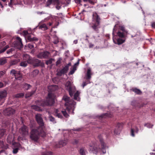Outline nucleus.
Wrapping results in <instances>:
<instances>
[{
    "mask_svg": "<svg viewBox=\"0 0 155 155\" xmlns=\"http://www.w3.org/2000/svg\"><path fill=\"white\" fill-rule=\"evenodd\" d=\"M35 118L39 126L36 128L31 129L30 137L32 140L37 142L40 136L42 137L46 136V133L45 131V126L41 115L38 114L35 115Z\"/></svg>",
    "mask_w": 155,
    "mask_h": 155,
    "instance_id": "obj_1",
    "label": "nucleus"
},
{
    "mask_svg": "<svg viewBox=\"0 0 155 155\" xmlns=\"http://www.w3.org/2000/svg\"><path fill=\"white\" fill-rule=\"evenodd\" d=\"M128 32V31L123 25H115L112 33L114 42L118 45L124 43L126 41Z\"/></svg>",
    "mask_w": 155,
    "mask_h": 155,
    "instance_id": "obj_2",
    "label": "nucleus"
},
{
    "mask_svg": "<svg viewBox=\"0 0 155 155\" xmlns=\"http://www.w3.org/2000/svg\"><path fill=\"white\" fill-rule=\"evenodd\" d=\"M56 85H52L48 87V89L51 92H49L48 97L45 100L41 101L40 105L42 107L52 105L54 103L55 96L51 92L55 91Z\"/></svg>",
    "mask_w": 155,
    "mask_h": 155,
    "instance_id": "obj_3",
    "label": "nucleus"
},
{
    "mask_svg": "<svg viewBox=\"0 0 155 155\" xmlns=\"http://www.w3.org/2000/svg\"><path fill=\"white\" fill-rule=\"evenodd\" d=\"M63 99L65 102V106H67L68 110L69 111L70 109H72L73 110L72 114H74V110L76 103L73 100L70 99L69 97L66 95L63 96Z\"/></svg>",
    "mask_w": 155,
    "mask_h": 155,
    "instance_id": "obj_4",
    "label": "nucleus"
},
{
    "mask_svg": "<svg viewBox=\"0 0 155 155\" xmlns=\"http://www.w3.org/2000/svg\"><path fill=\"white\" fill-rule=\"evenodd\" d=\"M65 87L69 92L70 95L72 97L73 96V94L75 91L74 87L72 86L71 82L69 81L67 82L65 84Z\"/></svg>",
    "mask_w": 155,
    "mask_h": 155,
    "instance_id": "obj_5",
    "label": "nucleus"
},
{
    "mask_svg": "<svg viewBox=\"0 0 155 155\" xmlns=\"http://www.w3.org/2000/svg\"><path fill=\"white\" fill-rule=\"evenodd\" d=\"M51 53L47 51L40 52L37 55V57L40 59H48L51 56Z\"/></svg>",
    "mask_w": 155,
    "mask_h": 155,
    "instance_id": "obj_6",
    "label": "nucleus"
},
{
    "mask_svg": "<svg viewBox=\"0 0 155 155\" xmlns=\"http://www.w3.org/2000/svg\"><path fill=\"white\" fill-rule=\"evenodd\" d=\"M23 33L24 35L27 36V39L30 41H38V38L34 37L32 35L29 34L27 31H24Z\"/></svg>",
    "mask_w": 155,
    "mask_h": 155,
    "instance_id": "obj_7",
    "label": "nucleus"
},
{
    "mask_svg": "<svg viewBox=\"0 0 155 155\" xmlns=\"http://www.w3.org/2000/svg\"><path fill=\"white\" fill-rule=\"evenodd\" d=\"M13 44L15 47L18 49L21 48L23 46L21 39L18 37H16V40L14 42Z\"/></svg>",
    "mask_w": 155,
    "mask_h": 155,
    "instance_id": "obj_8",
    "label": "nucleus"
},
{
    "mask_svg": "<svg viewBox=\"0 0 155 155\" xmlns=\"http://www.w3.org/2000/svg\"><path fill=\"white\" fill-rule=\"evenodd\" d=\"M89 149L90 151L92 153L97 154L98 151L100 150V147H97L95 143L90 145Z\"/></svg>",
    "mask_w": 155,
    "mask_h": 155,
    "instance_id": "obj_9",
    "label": "nucleus"
},
{
    "mask_svg": "<svg viewBox=\"0 0 155 155\" xmlns=\"http://www.w3.org/2000/svg\"><path fill=\"white\" fill-rule=\"evenodd\" d=\"M7 93L5 90L0 91V105H2V104L4 102V98H5L7 95Z\"/></svg>",
    "mask_w": 155,
    "mask_h": 155,
    "instance_id": "obj_10",
    "label": "nucleus"
},
{
    "mask_svg": "<svg viewBox=\"0 0 155 155\" xmlns=\"http://www.w3.org/2000/svg\"><path fill=\"white\" fill-rule=\"evenodd\" d=\"M93 21L95 23L100 24L101 18L99 16L96 12H93L92 15Z\"/></svg>",
    "mask_w": 155,
    "mask_h": 155,
    "instance_id": "obj_11",
    "label": "nucleus"
},
{
    "mask_svg": "<svg viewBox=\"0 0 155 155\" xmlns=\"http://www.w3.org/2000/svg\"><path fill=\"white\" fill-rule=\"evenodd\" d=\"M20 134L23 136H25L28 134V127L25 125H23L19 129Z\"/></svg>",
    "mask_w": 155,
    "mask_h": 155,
    "instance_id": "obj_12",
    "label": "nucleus"
},
{
    "mask_svg": "<svg viewBox=\"0 0 155 155\" xmlns=\"http://www.w3.org/2000/svg\"><path fill=\"white\" fill-rule=\"evenodd\" d=\"M15 112L14 109L11 107H8L4 110L3 114L5 115L10 116L13 114Z\"/></svg>",
    "mask_w": 155,
    "mask_h": 155,
    "instance_id": "obj_13",
    "label": "nucleus"
},
{
    "mask_svg": "<svg viewBox=\"0 0 155 155\" xmlns=\"http://www.w3.org/2000/svg\"><path fill=\"white\" fill-rule=\"evenodd\" d=\"M23 60L26 61L28 64L32 63L33 58L29 54L26 53L24 54L23 55Z\"/></svg>",
    "mask_w": 155,
    "mask_h": 155,
    "instance_id": "obj_14",
    "label": "nucleus"
},
{
    "mask_svg": "<svg viewBox=\"0 0 155 155\" xmlns=\"http://www.w3.org/2000/svg\"><path fill=\"white\" fill-rule=\"evenodd\" d=\"M31 64H33L35 67H37L39 66H42L43 64L41 62V60L37 59H33Z\"/></svg>",
    "mask_w": 155,
    "mask_h": 155,
    "instance_id": "obj_15",
    "label": "nucleus"
},
{
    "mask_svg": "<svg viewBox=\"0 0 155 155\" xmlns=\"http://www.w3.org/2000/svg\"><path fill=\"white\" fill-rule=\"evenodd\" d=\"M68 70V66H65L63 69L57 72V75L59 76H61L63 74H64L67 73Z\"/></svg>",
    "mask_w": 155,
    "mask_h": 155,
    "instance_id": "obj_16",
    "label": "nucleus"
},
{
    "mask_svg": "<svg viewBox=\"0 0 155 155\" xmlns=\"http://www.w3.org/2000/svg\"><path fill=\"white\" fill-rule=\"evenodd\" d=\"M68 142L67 140H64L60 141L58 143L56 144V147L58 148H60L66 145Z\"/></svg>",
    "mask_w": 155,
    "mask_h": 155,
    "instance_id": "obj_17",
    "label": "nucleus"
},
{
    "mask_svg": "<svg viewBox=\"0 0 155 155\" xmlns=\"http://www.w3.org/2000/svg\"><path fill=\"white\" fill-rule=\"evenodd\" d=\"M66 108L64 110L61 111V112L64 117L68 118L69 116V114H68L67 112H68V114H72L73 110L72 109H70V110L69 111H68L67 109V106H66Z\"/></svg>",
    "mask_w": 155,
    "mask_h": 155,
    "instance_id": "obj_18",
    "label": "nucleus"
},
{
    "mask_svg": "<svg viewBox=\"0 0 155 155\" xmlns=\"http://www.w3.org/2000/svg\"><path fill=\"white\" fill-rule=\"evenodd\" d=\"M98 137L99 140L101 144V147H100V149H105L106 148V144L103 141L102 135L100 134L98 135Z\"/></svg>",
    "mask_w": 155,
    "mask_h": 155,
    "instance_id": "obj_19",
    "label": "nucleus"
},
{
    "mask_svg": "<svg viewBox=\"0 0 155 155\" xmlns=\"http://www.w3.org/2000/svg\"><path fill=\"white\" fill-rule=\"evenodd\" d=\"M100 25V24L94 23L92 24L91 28L94 31L98 33L99 32V28H100L99 27Z\"/></svg>",
    "mask_w": 155,
    "mask_h": 155,
    "instance_id": "obj_20",
    "label": "nucleus"
},
{
    "mask_svg": "<svg viewBox=\"0 0 155 155\" xmlns=\"http://www.w3.org/2000/svg\"><path fill=\"white\" fill-rule=\"evenodd\" d=\"M54 115L56 117L60 118H63L62 114L58 109L55 108L54 109Z\"/></svg>",
    "mask_w": 155,
    "mask_h": 155,
    "instance_id": "obj_21",
    "label": "nucleus"
},
{
    "mask_svg": "<svg viewBox=\"0 0 155 155\" xmlns=\"http://www.w3.org/2000/svg\"><path fill=\"white\" fill-rule=\"evenodd\" d=\"M130 90L138 95H141L142 93V91L140 90L136 87H132L130 89Z\"/></svg>",
    "mask_w": 155,
    "mask_h": 155,
    "instance_id": "obj_22",
    "label": "nucleus"
},
{
    "mask_svg": "<svg viewBox=\"0 0 155 155\" xmlns=\"http://www.w3.org/2000/svg\"><path fill=\"white\" fill-rule=\"evenodd\" d=\"M20 62V59H15L11 60L9 63V66H12L17 65Z\"/></svg>",
    "mask_w": 155,
    "mask_h": 155,
    "instance_id": "obj_23",
    "label": "nucleus"
},
{
    "mask_svg": "<svg viewBox=\"0 0 155 155\" xmlns=\"http://www.w3.org/2000/svg\"><path fill=\"white\" fill-rule=\"evenodd\" d=\"M22 87L25 90H28L32 86L27 83H24L22 84Z\"/></svg>",
    "mask_w": 155,
    "mask_h": 155,
    "instance_id": "obj_24",
    "label": "nucleus"
},
{
    "mask_svg": "<svg viewBox=\"0 0 155 155\" xmlns=\"http://www.w3.org/2000/svg\"><path fill=\"white\" fill-rule=\"evenodd\" d=\"M112 116V115L110 114L107 113L102 114L99 116V118L101 119L107 117H111Z\"/></svg>",
    "mask_w": 155,
    "mask_h": 155,
    "instance_id": "obj_25",
    "label": "nucleus"
},
{
    "mask_svg": "<svg viewBox=\"0 0 155 155\" xmlns=\"http://www.w3.org/2000/svg\"><path fill=\"white\" fill-rule=\"evenodd\" d=\"M36 90L31 91V92H27L25 94V97L26 98L29 97L31 96L35 92Z\"/></svg>",
    "mask_w": 155,
    "mask_h": 155,
    "instance_id": "obj_26",
    "label": "nucleus"
},
{
    "mask_svg": "<svg viewBox=\"0 0 155 155\" xmlns=\"http://www.w3.org/2000/svg\"><path fill=\"white\" fill-rule=\"evenodd\" d=\"M37 27H38L39 29H41L42 30H45L48 29L47 26L45 24L39 25Z\"/></svg>",
    "mask_w": 155,
    "mask_h": 155,
    "instance_id": "obj_27",
    "label": "nucleus"
},
{
    "mask_svg": "<svg viewBox=\"0 0 155 155\" xmlns=\"http://www.w3.org/2000/svg\"><path fill=\"white\" fill-rule=\"evenodd\" d=\"M15 79L18 80H21L22 78V75L20 72L18 71L17 74L15 75Z\"/></svg>",
    "mask_w": 155,
    "mask_h": 155,
    "instance_id": "obj_28",
    "label": "nucleus"
},
{
    "mask_svg": "<svg viewBox=\"0 0 155 155\" xmlns=\"http://www.w3.org/2000/svg\"><path fill=\"white\" fill-rule=\"evenodd\" d=\"M91 69H88L86 74V79H90L91 78Z\"/></svg>",
    "mask_w": 155,
    "mask_h": 155,
    "instance_id": "obj_29",
    "label": "nucleus"
},
{
    "mask_svg": "<svg viewBox=\"0 0 155 155\" xmlns=\"http://www.w3.org/2000/svg\"><path fill=\"white\" fill-rule=\"evenodd\" d=\"M24 96V94L23 93H18L14 95V97L17 98H22Z\"/></svg>",
    "mask_w": 155,
    "mask_h": 155,
    "instance_id": "obj_30",
    "label": "nucleus"
},
{
    "mask_svg": "<svg viewBox=\"0 0 155 155\" xmlns=\"http://www.w3.org/2000/svg\"><path fill=\"white\" fill-rule=\"evenodd\" d=\"M80 93L78 91H77L74 94V99L75 100H76L78 101H79L80 98L79 97Z\"/></svg>",
    "mask_w": 155,
    "mask_h": 155,
    "instance_id": "obj_31",
    "label": "nucleus"
},
{
    "mask_svg": "<svg viewBox=\"0 0 155 155\" xmlns=\"http://www.w3.org/2000/svg\"><path fill=\"white\" fill-rule=\"evenodd\" d=\"M0 146L2 148L5 149H7L8 148V145L7 144L4 145V142L1 140H0Z\"/></svg>",
    "mask_w": 155,
    "mask_h": 155,
    "instance_id": "obj_32",
    "label": "nucleus"
},
{
    "mask_svg": "<svg viewBox=\"0 0 155 155\" xmlns=\"http://www.w3.org/2000/svg\"><path fill=\"white\" fill-rule=\"evenodd\" d=\"M7 62V59L5 58H0V65H2Z\"/></svg>",
    "mask_w": 155,
    "mask_h": 155,
    "instance_id": "obj_33",
    "label": "nucleus"
},
{
    "mask_svg": "<svg viewBox=\"0 0 155 155\" xmlns=\"http://www.w3.org/2000/svg\"><path fill=\"white\" fill-rule=\"evenodd\" d=\"M85 148L82 147L79 150V152L81 155H85Z\"/></svg>",
    "mask_w": 155,
    "mask_h": 155,
    "instance_id": "obj_34",
    "label": "nucleus"
},
{
    "mask_svg": "<svg viewBox=\"0 0 155 155\" xmlns=\"http://www.w3.org/2000/svg\"><path fill=\"white\" fill-rule=\"evenodd\" d=\"M131 104L132 106L135 107H138V102L135 100H133L132 101Z\"/></svg>",
    "mask_w": 155,
    "mask_h": 155,
    "instance_id": "obj_35",
    "label": "nucleus"
},
{
    "mask_svg": "<svg viewBox=\"0 0 155 155\" xmlns=\"http://www.w3.org/2000/svg\"><path fill=\"white\" fill-rule=\"evenodd\" d=\"M28 63L26 61H22L20 63V65L22 67H25L28 65Z\"/></svg>",
    "mask_w": 155,
    "mask_h": 155,
    "instance_id": "obj_36",
    "label": "nucleus"
},
{
    "mask_svg": "<svg viewBox=\"0 0 155 155\" xmlns=\"http://www.w3.org/2000/svg\"><path fill=\"white\" fill-rule=\"evenodd\" d=\"M32 109L35 110L36 111H41L42 110L41 109L40 107L36 105H33L31 106Z\"/></svg>",
    "mask_w": 155,
    "mask_h": 155,
    "instance_id": "obj_37",
    "label": "nucleus"
},
{
    "mask_svg": "<svg viewBox=\"0 0 155 155\" xmlns=\"http://www.w3.org/2000/svg\"><path fill=\"white\" fill-rule=\"evenodd\" d=\"M54 61V59L52 58H51L49 59L46 60L45 62L46 64L47 65L51 64H52L53 61Z\"/></svg>",
    "mask_w": 155,
    "mask_h": 155,
    "instance_id": "obj_38",
    "label": "nucleus"
},
{
    "mask_svg": "<svg viewBox=\"0 0 155 155\" xmlns=\"http://www.w3.org/2000/svg\"><path fill=\"white\" fill-rule=\"evenodd\" d=\"M13 145L14 148H19L21 146V144L19 143L14 142L13 143Z\"/></svg>",
    "mask_w": 155,
    "mask_h": 155,
    "instance_id": "obj_39",
    "label": "nucleus"
},
{
    "mask_svg": "<svg viewBox=\"0 0 155 155\" xmlns=\"http://www.w3.org/2000/svg\"><path fill=\"white\" fill-rule=\"evenodd\" d=\"M5 132V129H2L0 130V138L3 136Z\"/></svg>",
    "mask_w": 155,
    "mask_h": 155,
    "instance_id": "obj_40",
    "label": "nucleus"
},
{
    "mask_svg": "<svg viewBox=\"0 0 155 155\" xmlns=\"http://www.w3.org/2000/svg\"><path fill=\"white\" fill-rule=\"evenodd\" d=\"M9 48V46L8 45L5 46L4 48L0 49V53H2L5 52L7 49Z\"/></svg>",
    "mask_w": 155,
    "mask_h": 155,
    "instance_id": "obj_41",
    "label": "nucleus"
},
{
    "mask_svg": "<svg viewBox=\"0 0 155 155\" xmlns=\"http://www.w3.org/2000/svg\"><path fill=\"white\" fill-rule=\"evenodd\" d=\"M18 71H16L15 69H12L10 71V74L15 76Z\"/></svg>",
    "mask_w": 155,
    "mask_h": 155,
    "instance_id": "obj_42",
    "label": "nucleus"
},
{
    "mask_svg": "<svg viewBox=\"0 0 155 155\" xmlns=\"http://www.w3.org/2000/svg\"><path fill=\"white\" fill-rule=\"evenodd\" d=\"M49 119L50 121L53 122V123H56V121L55 120V118L52 116L50 115L49 116Z\"/></svg>",
    "mask_w": 155,
    "mask_h": 155,
    "instance_id": "obj_43",
    "label": "nucleus"
},
{
    "mask_svg": "<svg viewBox=\"0 0 155 155\" xmlns=\"http://www.w3.org/2000/svg\"><path fill=\"white\" fill-rule=\"evenodd\" d=\"M13 140L12 137H10V136H8L7 139V142L9 143H11Z\"/></svg>",
    "mask_w": 155,
    "mask_h": 155,
    "instance_id": "obj_44",
    "label": "nucleus"
},
{
    "mask_svg": "<svg viewBox=\"0 0 155 155\" xmlns=\"http://www.w3.org/2000/svg\"><path fill=\"white\" fill-rule=\"evenodd\" d=\"M123 126V123H117V127L120 130L122 128Z\"/></svg>",
    "mask_w": 155,
    "mask_h": 155,
    "instance_id": "obj_45",
    "label": "nucleus"
},
{
    "mask_svg": "<svg viewBox=\"0 0 155 155\" xmlns=\"http://www.w3.org/2000/svg\"><path fill=\"white\" fill-rule=\"evenodd\" d=\"M39 71L38 70H34L32 72V74L34 76H36L39 73Z\"/></svg>",
    "mask_w": 155,
    "mask_h": 155,
    "instance_id": "obj_46",
    "label": "nucleus"
},
{
    "mask_svg": "<svg viewBox=\"0 0 155 155\" xmlns=\"http://www.w3.org/2000/svg\"><path fill=\"white\" fill-rule=\"evenodd\" d=\"M52 153L51 152H45L42 153V155H52Z\"/></svg>",
    "mask_w": 155,
    "mask_h": 155,
    "instance_id": "obj_47",
    "label": "nucleus"
},
{
    "mask_svg": "<svg viewBox=\"0 0 155 155\" xmlns=\"http://www.w3.org/2000/svg\"><path fill=\"white\" fill-rule=\"evenodd\" d=\"M6 44V42L5 41H3L0 43V49H1Z\"/></svg>",
    "mask_w": 155,
    "mask_h": 155,
    "instance_id": "obj_48",
    "label": "nucleus"
},
{
    "mask_svg": "<svg viewBox=\"0 0 155 155\" xmlns=\"http://www.w3.org/2000/svg\"><path fill=\"white\" fill-rule=\"evenodd\" d=\"M28 47L30 49L34 47V45L32 43L28 44Z\"/></svg>",
    "mask_w": 155,
    "mask_h": 155,
    "instance_id": "obj_49",
    "label": "nucleus"
},
{
    "mask_svg": "<svg viewBox=\"0 0 155 155\" xmlns=\"http://www.w3.org/2000/svg\"><path fill=\"white\" fill-rule=\"evenodd\" d=\"M14 50V49L13 48H11L9 49L8 50L6 51V53L8 54H9L11 53H12V51H13Z\"/></svg>",
    "mask_w": 155,
    "mask_h": 155,
    "instance_id": "obj_50",
    "label": "nucleus"
},
{
    "mask_svg": "<svg viewBox=\"0 0 155 155\" xmlns=\"http://www.w3.org/2000/svg\"><path fill=\"white\" fill-rule=\"evenodd\" d=\"M144 126L147 127L148 128H152L153 126V125H151L149 123L145 124H144Z\"/></svg>",
    "mask_w": 155,
    "mask_h": 155,
    "instance_id": "obj_51",
    "label": "nucleus"
},
{
    "mask_svg": "<svg viewBox=\"0 0 155 155\" xmlns=\"http://www.w3.org/2000/svg\"><path fill=\"white\" fill-rule=\"evenodd\" d=\"M19 148H15L13 149V152L14 154L18 152V150Z\"/></svg>",
    "mask_w": 155,
    "mask_h": 155,
    "instance_id": "obj_52",
    "label": "nucleus"
},
{
    "mask_svg": "<svg viewBox=\"0 0 155 155\" xmlns=\"http://www.w3.org/2000/svg\"><path fill=\"white\" fill-rule=\"evenodd\" d=\"M5 71H0V78L2 77L5 74Z\"/></svg>",
    "mask_w": 155,
    "mask_h": 155,
    "instance_id": "obj_53",
    "label": "nucleus"
},
{
    "mask_svg": "<svg viewBox=\"0 0 155 155\" xmlns=\"http://www.w3.org/2000/svg\"><path fill=\"white\" fill-rule=\"evenodd\" d=\"M35 126V124L34 123H31L29 124V126L31 128L34 127Z\"/></svg>",
    "mask_w": 155,
    "mask_h": 155,
    "instance_id": "obj_54",
    "label": "nucleus"
},
{
    "mask_svg": "<svg viewBox=\"0 0 155 155\" xmlns=\"http://www.w3.org/2000/svg\"><path fill=\"white\" fill-rule=\"evenodd\" d=\"M134 130L133 129H131V135L133 137H134Z\"/></svg>",
    "mask_w": 155,
    "mask_h": 155,
    "instance_id": "obj_55",
    "label": "nucleus"
},
{
    "mask_svg": "<svg viewBox=\"0 0 155 155\" xmlns=\"http://www.w3.org/2000/svg\"><path fill=\"white\" fill-rule=\"evenodd\" d=\"M61 63V61L60 59H58L56 62V65L58 66Z\"/></svg>",
    "mask_w": 155,
    "mask_h": 155,
    "instance_id": "obj_56",
    "label": "nucleus"
},
{
    "mask_svg": "<svg viewBox=\"0 0 155 155\" xmlns=\"http://www.w3.org/2000/svg\"><path fill=\"white\" fill-rule=\"evenodd\" d=\"M87 84V82H86V81L83 82L82 85L83 88H84V86H86Z\"/></svg>",
    "mask_w": 155,
    "mask_h": 155,
    "instance_id": "obj_57",
    "label": "nucleus"
},
{
    "mask_svg": "<svg viewBox=\"0 0 155 155\" xmlns=\"http://www.w3.org/2000/svg\"><path fill=\"white\" fill-rule=\"evenodd\" d=\"M151 25L152 27L154 28H155V22H152L151 23Z\"/></svg>",
    "mask_w": 155,
    "mask_h": 155,
    "instance_id": "obj_58",
    "label": "nucleus"
},
{
    "mask_svg": "<svg viewBox=\"0 0 155 155\" xmlns=\"http://www.w3.org/2000/svg\"><path fill=\"white\" fill-rule=\"evenodd\" d=\"M79 141L76 139H75L73 141V143L74 144H77L78 143Z\"/></svg>",
    "mask_w": 155,
    "mask_h": 155,
    "instance_id": "obj_59",
    "label": "nucleus"
},
{
    "mask_svg": "<svg viewBox=\"0 0 155 155\" xmlns=\"http://www.w3.org/2000/svg\"><path fill=\"white\" fill-rule=\"evenodd\" d=\"M13 0H10V2L8 4V5L9 6H11L12 5Z\"/></svg>",
    "mask_w": 155,
    "mask_h": 155,
    "instance_id": "obj_60",
    "label": "nucleus"
},
{
    "mask_svg": "<svg viewBox=\"0 0 155 155\" xmlns=\"http://www.w3.org/2000/svg\"><path fill=\"white\" fill-rule=\"evenodd\" d=\"M74 71H75L72 69L70 71L69 74L70 75L74 73Z\"/></svg>",
    "mask_w": 155,
    "mask_h": 155,
    "instance_id": "obj_61",
    "label": "nucleus"
},
{
    "mask_svg": "<svg viewBox=\"0 0 155 155\" xmlns=\"http://www.w3.org/2000/svg\"><path fill=\"white\" fill-rule=\"evenodd\" d=\"M94 45L92 44L91 43H90L89 44V46L90 48H92L94 47Z\"/></svg>",
    "mask_w": 155,
    "mask_h": 155,
    "instance_id": "obj_62",
    "label": "nucleus"
},
{
    "mask_svg": "<svg viewBox=\"0 0 155 155\" xmlns=\"http://www.w3.org/2000/svg\"><path fill=\"white\" fill-rule=\"evenodd\" d=\"M4 86V84L3 83L1 82H0V88L3 87Z\"/></svg>",
    "mask_w": 155,
    "mask_h": 155,
    "instance_id": "obj_63",
    "label": "nucleus"
},
{
    "mask_svg": "<svg viewBox=\"0 0 155 155\" xmlns=\"http://www.w3.org/2000/svg\"><path fill=\"white\" fill-rule=\"evenodd\" d=\"M114 134L116 135H118V134H119L118 131H117L116 129L114 130Z\"/></svg>",
    "mask_w": 155,
    "mask_h": 155,
    "instance_id": "obj_64",
    "label": "nucleus"
}]
</instances>
